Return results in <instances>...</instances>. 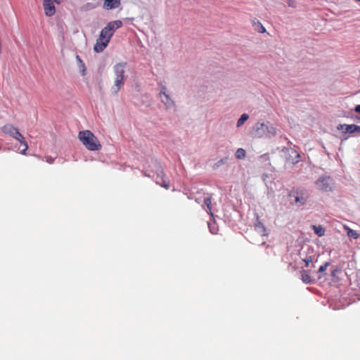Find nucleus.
I'll list each match as a JSON object with an SVG mask.
<instances>
[{"label":"nucleus","instance_id":"nucleus-15","mask_svg":"<svg viewBox=\"0 0 360 360\" xmlns=\"http://www.w3.org/2000/svg\"><path fill=\"white\" fill-rule=\"evenodd\" d=\"M301 279L304 283L307 284L311 283L312 282L311 276L305 270L301 271Z\"/></svg>","mask_w":360,"mask_h":360},{"label":"nucleus","instance_id":"nucleus-17","mask_svg":"<svg viewBox=\"0 0 360 360\" xmlns=\"http://www.w3.org/2000/svg\"><path fill=\"white\" fill-rule=\"evenodd\" d=\"M345 229L347 231V233L348 237L352 238L354 239H357L359 238V234L354 230H352L348 227H346Z\"/></svg>","mask_w":360,"mask_h":360},{"label":"nucleus","instance_id":"nucleus-18","mask_svg":"<svg viewBox=\"0 0 360 360\" xmlns=\"http://www.w3.org/2000/svg\"><path fill=\"white\" fill-rule=\"evenodd\" d=\"M76 59L79 64V67L81 68L82 75H84L85 72H86V67H85L84 63L83 62V60L80 58V57L78 55L76 56Z\"/></svg>","mask_w":360,"mask_h":360},{"label":"nucleus","instance_id":"nucleus-21","mask_svg":"<svg viewBox=\"0 0 360 360\" xmlns=\"http://www.w3.org/2000/svg\"><path fill=\"white\" fill-rule=\"evenodd\" d=\"M303 262L305 263V265L307 267L309 266V264L312 262V257L309 256L306 257L305 258L302 259Z\"/></svg>","mask_w":360,"mask_h":360},{"label":"nucleus","instance_id":"nucleus-5","mask_svg":"<svg viewBox=\"0 0 360 360\" xmlns=\"http://www.w3.org/2000/svg\"><path fill=\"white\" fill-rule=\"evenodd\" d=\"M289 197L291 198L292 205L300 207L306 203L309 198V193L307 190L298 188L292 189L289 193Z\"/></svg>","mask_w":360,"mask_h":360},{"label":"nucleus","instance_id":"nucleus-20","mask_svg":"<svg viewBox=\"0 0 360 360\" xmlns=\"http://www.w3.org/2000/svg\"><path fill=\"white\" fill-rule=\"evenodd\" d=\"M245 155H246V152L243 148H238L236 150V156L238 159L244 158L245 157Z\"/></svg>","mask_w":360,"mask_h":360},{"label":"nucleus","instance_id":"nucleus-6","mask_svg":"<svg viewBox=\"0 0 360 360\" xmlns=\"http://www.w3.org/2000/svg\"><path fill=\"white\" fill-rule=\"evenodd\" d=\"M333 179L329 176H321L316 181L317 188L323 192L332 191Z\"/></svg>","mask_w":360,"mask_h":360},{"label":"nucleus","instance_id":"nucleus-2","mask_svg":"<svg viewBox=\"0 0 360 360\" xmlns=\"http://www.w3.org/2000/svg\"><path fill=\"white\" fill-rule=\"evenodd\" d=\"M78 138L82 143L89 150H99L102 148L98 138L89 130L79 131Z\"/></svg>","mask_w":360,"mask_h":360},{"label":"nucleus","instance_id":"nucleus-22","mask_svg":"<svg viewBox=\"0 0 360 360\" xmlns=\"http://www.w3.org/2000/svg\"><path fill=\"white\" fill-rule=\"evenodd\" d=\"M329 264H329L328 262H326L324 264L321 265V266L319 267V270H318V272H319V273H323V272H324V271L327 269V268H328V266H329Z\"/></svg>","mask_w":360,"mask_h":360},{"label":"nucleus","instance_id":"nucleus-27","mask_svg":"<svg viewBox=\"0 0 360 360\" xmlns=\"http://www.w3.org/2000/svg\"><path fill=\"white\" fill-rule=\"evenodd\" d=\"M22 145V150L25 149V146L23 144Z\"/></svg>","mask_w":360,"mask_h":360},{"label":"nucleus","instance_id":"nucleus-14","mask_svg":"<svg viewBox=\"0 0 360 360\" xmlns=\"http://www.w3.org/2000/svg\"><path fill=\"white\" fill-rule=\"evenodd\" d=\"M204 203L206 206V211L211 216L213 217V212L212 211V198L210 196H207L204 199Z\"/></svg>","mask_w":360,"mask_h":360},{"label":"nucleus","instance_id":"nucleus-13","mask_svg":"<svg viewBox=\"0 0 360 360\" xmlns=\"http://www.w3.org/2000/svg\"><path fill=\"white\" fill-rule=\"evenodd\" d=\"M252 26L254 27L255 30L257 31V32H259V33L266 32L265 27L257 18H254L252 20Z\"/></svg>","mask_w":360,"mask_h":360},{"label":"nucleus","instance_id":"nucleus-4","mask_svg":"<svg viewBox=\"0 0 360 360\" xmlns=\"http://www.w3.org/2000/svg\"><path fill=\"white\" fill-rule=\"evenodd\" d=\"M1 131H3V133L4 134L8 135V136L16 139L21 144H23L25 146V149L21 150V153L22 155H25V152L28 149V146H27L26 141L25 140V138L20 133L18 129L17 128H15L14 126H13L12 124H5L4 126L2 127Z\"/></svg>","mask_w":360,"mask_h":360},{"label":"nucleus","instance_id":"nucleus-23","mask_svg":"<svg viewBox=\"0 0 360 360\" xmlns=\"http://www.w3.org/2000/svg\"><path fill=\"white\" fill-rule=\"evenodd\" d=\"M54 161V158H51V157H47L46 158V162H49V164H52Z\"/></svg>","mask_w":360,"mask_h":360},{"label":"nucleus","instance_id":"nucleus-7","mask_svg":"<svg viewBox=\"0 0 360 360\" xmlns=\"http://www.w3.org/2000/svg\"><path fill=\"white\" fill-rule=\"evenodd\" d=\"M256 127V131L259 136H262L264 135L271 136L274 135L276 134V129L273 127L269 126L263 123L257 124Z\"/></svg>","mask_w":360,"mask_h":360},{"label":"nucleus","instance_id":"nucleus-11","mask_svg":"<svg viewBox=\"0 0 360 360\" xmlns=\"http://www.w3.org/2000/svg\"><path fill=\"white\" fill-rule=\"evenodd\" d=\"M156 183L158 184H159L160 186L166 188V189H169V181L167 179V178H166L163 174V172L162 169H160L159 171V172L157 174V176H156Z\"/></svg>","mask_w":360,"mask_h":360},{"label":"nucleus","instance_id":"nucleus-25","mask_svg":"<svg viewBox=\"0 0 360 360\" xmlns=\"http://www.w3.org/2000/svg\"><path fill=\"white\" fill-rule=\"evenodd\" d=\"M209 227H210V231H211V233H213V234H216V233H217V232H215V231H212V228H211L210 225H209Z\"/></svg>","mask_w":360,"mask_h":360},{"label":"nucleus","instance_id":"nucleus-19","mask_svg":"<svg viewBox=\"0 0 360 360\" xmlns=\"http://www.w3.org/2000/svg\"><path fill=\"white\" fill-rule=\"evenodd\" d=\"M248 117L249 116L247 114H243L237 122V127L242 126Z\"/></svg>","mask_w":360,"mask_h":360},{"label":"nucleus","instance_id":"nucleus-1","mask_svg":"<svg viewBox=\"0 0 360 360\" xmlns=\"http://www.w3.org/2000/svg\"><path fill=\"white\" fill-rule=\"evenodd\" d=\"M122 26V22L120 20L109 22L101 31L99 37L94 46L96 53L102 52L108 46L115 31Z\"/></svg>","mask_w":360,"mask_h":360},{"label":"nucleus","instance_id":"nucleus-10","mask_svg":"<svg viewBox=\"0 0 360 360\" xmlns=\"http://www.w3.org/2000/svg\"><path fill=\"white\" fill-rule=\"evenodd\" d=\"M337 129L342 131L343 133H359L360 134V126L352 124H339Z\"/></svg>","mask_w":360,"mask_h":360},{"label":"nucleus","instance_id":"nucleus-24","mask_svg":"<svg viewBox=\"0 0 360 360\" xmlns=\"http://www.w3.org/2000/svg\"><path fill=\"white\" fill-rule=\"evenodd\" d=\"M355 112L360 113V105H358L355 107Z\"/></svg>","mask_w":360,"mask_h":360},{"label":"nucleus","instance_id":"nucleus-16","mask_svg":"<svg viewBox=\"0 0 360 360\" xmlns=\"http://www.w3.org/2000/svg\"><path fill=\"white\" fill-rule=\"evenodd\" d=\"M312 229L315 233L319 237L323 236L325 234V229L321 226L313 225Z\"/></svg>","mask_w":360,"mask_h":360},{"label":"nucleus","instance_id":"nucleus-3","mask_svg":"<svg viewBox=\"0 0 360 360\" xmlns=\"http://www.w3.org/2000/svg\"><path fill=\"white\" fill-rule=\"evenodd\" d=\"M125 67L126 63H117L114 66V72L115 75V84L111 88V91L114 94H117V92L123 86L125 81Z\"/></svg>","mask_w":360,"mask_h":360},{"label":"nucleus","instance_id":"nucleus-12","mask_svg":"<svg viewBox=\"0 0 360 360\" xmlns=\"http://www.w3.org/2000/svg\"><path fill=\"white\" fill-rule=\"evenodd\" d=\"M121 4V0H104L103 7L105 10L117 8Z\"/></svg>","mask_w":360,"mask_h":360},{"label":"nucleus","instance_id":"nucleus-8","mask_svg":"<svg viewBox=\"0 0 360 360\" xmlns=\"http://www.w3.org/2000/svg\"><path fill=\"white\" fill-rule=\"evenodd\" d=\"M59 4V0H44L43 6L44 13L46 16H52L56 13V8L53 3Z\"/></svg>","mask_w":360,"mask_h":360},{"label":"nucleus","instance_id":"nucleus-9","mask_svg":"<svg viewBox=\"0 0 360 360\" xmlns=\"http://www.w3.org/2000/svg\"><path fill=\"white\" fill-rule=\"evenodd\" d=\"M167 88L162 86L160 92V98L164 103L167 108H172L174 105V101L171 99L170 96L166 94Z\"/></svg>","mask_w":360,"mask_h":360},{"label":"nucleus","instance_id":"nucleus-26","mask_svg":"<svg viewBox=\"0 0 360 360\" xmlns=\"http://www.w3.org/2000/svg\"><path fill=\"white\" fill-rule=\"evenodd\" d=\"M295 153L296 154V156H297V158H300V155H299L298 153H297V152H295Z\"/></svg>","mask_w":360,"mask_h":360}]
</instances>
